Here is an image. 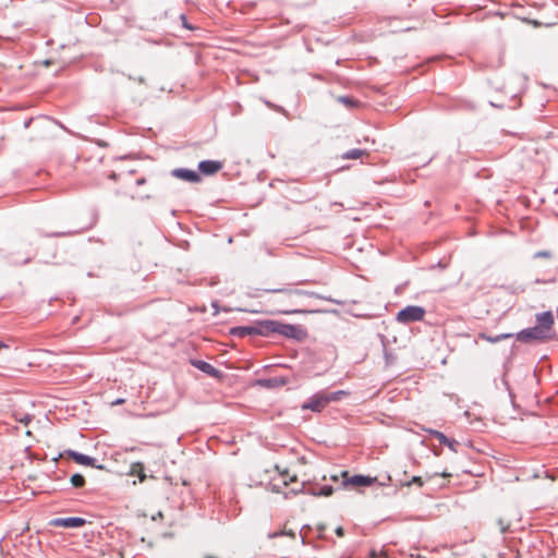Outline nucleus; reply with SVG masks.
<instances>
[{"mask_svg":"<svg viewBox=\"0 0 558 558\" xmlns=\"http://www.w3.org/2000/svg\"><path fill=\"white\" fill-rule=\"evenodd\" d=\"M425 310L417 305H409L397 314V320L402 324L422 320Z\"/></svg>","mask_w":558,"mask_h":558,"instance_id":"f03ea898","label":"nucleus"},{"mask_svg":"<svg viewBox=\"0 0 558 558\" xmlns=\"http://www.w3.org/2000/svg\"><path fill=\"white\" fill-rule=\"evenodd\" d=\"M130 474L136 475L140 482H143L146 477L144 466L141 462H136L131 465Z\"/></svg>","mask_w":558,"mask_h":558,"instance_id":"ddd939ff","label":"nucleus"},{"mask_svg":"<svg viewBox=\"0 0 558 558\" xmlns=\"http://www.w3.org/2000/svg\"><path fill=\"white\" fill-rule=\"evenodd\" d=\"M69 454L74 459L75 462L83 465H95V459L75 451H70Z\"/></svg>","mask_w":558,"mask_h":558,"instance_id":"f8f14e48","label":"nucleus"},{"mask_svg":"<svg viewBox=\"0 0 558 558\" xmlns=\"http://www.w3.org/2000/svg\"><path fill=\"white\" fill-rule=\"evenodd\" d=\"M333 489L331 486H324L319 492H313V496H330Z\"/></svg>","mask_w":558,"mask_h":558,"instance_id":"6ab92c4d","label":"nucleus"},{"mask_svg":"<svg viewBox=\"0 0 558 558\" xmlns=\"http://www.w3.org/2000/svg\"><path fill=\"white\" fill-rule=\"evenodd\" d=\"M377 481L376 477L367 476V475H353L343 481V485H353V486H369Z\"/></svg>","mask_w":558,"mask_h":558,"instance_id":"39448f33","label":"nucleus"},{"mask_svg":"<svg viewBox=\"0 0 558 558\" xmlns=\"http://www.w3.org/2000/svg\"><path fill=\"white\" fill-rule=\"evenodd\" d=\"M441 476L447 477V476H450V474H449V473H447V472H442V473H441Z\"/></svg>","mask_w":558,"mask_h":558,"instance_id":"7c9ffc66","label":"nucleus"},{"mask_svg":"<svg viewBox=\"0 0 558 558\" xmlns=\"http://www.w3.org/2000/svg\"><path fill=\"white\" fill-rule=\"evenodd\" d=\"M369 556L372 558H379V557H385L386 556V551L383 549V548H379V549H372L369 551Z\"/></svg>","mask_w":558,"mask_h":558,"instance_id":"b1692460","label":"nucleus"},{"mask_svg":"<svg viewBox=\"0 0 558 558\" xmlns=\"http://www.w3.org/2000/svg\"><path fill=\"white\" fill-rule=\"evenodd\" d=\"M535 257H549L550 256V253L547 252V251H541V252H537L535 253L534 255Z\"/></svg>","mask_w":558,"mask_h":558,"instance_id":"a878e982","label":"nucleus"},{"mask_svg":"<svg viewBox=\"0 0 558 558\" xmlns=\"http://www.w3.org/2000/svg\"><path fill=\"white\" fill-rule=\"evenodd\" d=\"M7 345L2 342H0V349L5 348Z\"/></svg>","mask_w":558,"mask_h":558,"instance_id":"2f4dec72","label":"nucleus"},{"mask_svg":"<svg viewBox=\"0 0 558 558\" xmlns=\"http://www.w3.org/2000/svg\"><path fill=\"white\" fill-rule=\"evenodd\" d=\"M51 523L56 526L78 527L85 523V520L78 517H69L54 519L51 521Z\"/></svg>","mask_w":558,"mask_h":558,"instance_id":"423d86ee","label":"nucleus"},{"mask_svg":"<svg viewBox=\"0 0 558 558\" xmlns=\"http://www.w3.org/2000/svg\"><path fill=\"white\" fill-rule=\"evenodd\" d=\"M446 446H448L451 451H453V452L457 451L456 450V442L453 440L449 439V442H447Z\"/></svg>","mask_w":558,"mask_h":558,"instance_id":"bb28decb","label":"nucleus"},{"mask_svg":"<svg viewBox=\"0 0 558 558\" xmlns=\"http://www.w3.org/2000/svg\"><path fill=\"white\" fill-rule=\"evenodd\" d=\"M257 323H258L259 336L267 337V336H270L271 333H279V329L281 326L280 322L272 320V319H265V320H259Z\"/></svg>","mask_w":558,"mask_h":558,"instance_id":"20e7f679","label":"nucleus"},{"mask_svg":"<svg viewBox=\"0 0 558 558\" xmlns=\"http://www.w3.org/2000/svg\"><path fill=\"white\" fill-rule=\"evenodd\" d=\"M364 150L362 149H359V148H354V149H350L348 151H345L343 155H342V158L343 159H357L360 158L361 156L364 155Z\"/></svg>","mask_w":558,"mask_h":558,"instance_id":"dca6fc26","label":"nucleus"},{"mask_svg":"<svg viewBox=\"0 0 558 558\" xmlns=\"http://www.w3.org/2000/svg\"><path fill=\"white\" fill-rule=\"evenodd\" d=\"M327 403L325 396H315L310 402L302 404V409L319 412Z\"/></svg>","mask_w":558,"mask_h":558,"instance_id":"0eeeda50","label":"nucleus"},{"mask_svg":"<svg viewBox=\"0 0 558 558\" xmlns=\"http://www.w3.org/2000/svg\"><path fill=\"white\" fill-rule=\"evenodd\" d=\"M124 402V399H117L114 401L111 402L112 405H116V404H120V403H123Z\"/></svg>","mask_w":558,"mask_h":558,"instance_id":"cd10ccee","label":"nucleus"},{"mask_svg":"<svg viewBox=\"0 0 558 558\" xmlns=\"http://www.w3.org/2000/svg\"><path fill=\"white\" fill-rule=\"evenodd\" d=\"M14 417L21 422V423H24L25 425L28 424L32 420V415L26 413V414H20L17 412L14 413Z\"/></svg>","mask_w":558,"mask_h":558,"instance_id":"4be33fe9","label":"nucleus"},{"mask_svg":"<svg viewBox=\"0 0 558 558\" xmlns=\"http://www.w3.org/2000/svg\"><path fill=\"white\" fill-rule=\"evenodd\" d=\"M70 482L73 486L80 487L84 484V477L81 474H73L70 477Z\"/></svg>","mask_w":558,"mask_h":558,"instance_id":"a211bd4d","label":"nucleus"},{"mask_svg":"<svg viewBox=\"0 0 558 558\" xmlns=\"http://www.w3.org/2000/svg\"><path fill=\"white\" fill-rule=\"evenodd\" d=\"M198 369H201L202 372L213 376V377H216V378H219L221 376V373L219 369H217L216 367H214L211 364L207 363V362H204V361H196L193 363Z\"/></svg>","mask_w":558,"mask_h":558,"instance_id":"9d476101","label":"nucleus"},{"mask_svg":"<svg viewBox=\"0 0 558 558\" xmlns=\"http://www.w3.org/2000/svg\"><path fill=\"white\" fill-rule=\"evenodd\" d=\"M336 532H337V534H338V535H342V529H341V527H338V529L336 530Z\"/></svg>","mask_w":558,"mask_h":558,"instance_id":"c756f323","label":"nucleus"},{"mask_svg":"<svg viewBox=\"0 0 558 558\" xmlns=\"http://www.w3.org/2000/svg\"><path fill=\"white\" fill-rule=\"evenodd\" d=\"M231 335L233 336H245V335H259L258 331V323H256L255 326H248V327H234L230 330Z\"/></svg>","mask_w":558,"mask_h":558,"instance_id":"9b49d317","label":"nucleus"},{"mask_svg":"<svg viewBox=\"0 0 558 558\" xmlns=\"http://www.w3.org/2000/svg\"><path fill=\"white\" fill-rule=\"evenodd\" d=\"M279 335L295 339V340H303L306 338L307 333L306 330L300 326L291 325V324H283L281 323Z\"/></svg>","mask_w":558,"mask_h":558,"instance_id":"7ed1b4c3","label":"nucleus"},{"mask_svg":"<svg viewBox=\"0 0 558 558\" xmlns=\"http://www.w3.org/2000/svg\"><path fill=\"white\" fill-rule=\"evenodd\" d=\"M513 335L512 333H500V335H497L495 337H489V336H484L482 335L481 337L483 339H485L487 342H490V343H496L500 340H505V339H508V338H511Z\"/></svg>","mask_w":558,"mask_h":558,"instance_id":"f3484780","label":"nucleus"},{"mask_svg":"<svg viewBox=\"0 0 558 558\" xmlns=\"http://www.w3.org/2000/svg\"><path fill=\"white\" fill-rule=\"evenodd\" d=\"M411 484H417L418 486L423 485V481L420 476H413L410 482L405 483L404 485L410 486Z\"/></svg>","mask_w":558,"mask_h":558,"instance_id":"393cba45","label":"nucleus"},{"mask_svg":"<svg viewBox=\"0 0 558 558\" xmlns=\"http://www.w3.org/2000/svg\"><path fill=\"white\" fill-rule=\"evenodd\" d=\"M172 174L175 177V178H179L181 180H184V181H189V182H198L199 181V175L196 171L194 170H189V169H174L172 171Z\"/></svg>","mask_w":558,"mask_h":558,"instance_id":"1a4fd4ad","label":"nucleus"},{"mask_svg":"<svg viewBox=\"0 0 558 558\" xmlns=\"http://www.w3.org/2000/svg\"><path fill=\"white\" fill-rule=\"evenodd\" d=\"M429 433L434 435L441 444L446 445L447 442H449V438L441 432L433 429L429 430Z\"/></svg>","mask_w":558,"mask_h":558,"instance_id":"412c9836","label":"nucleus"},{"mask_svg":"<svg viewBox=\"0 0 558 558\" xmlns=\"http://www.w3.org/2000/svg\"><path fill=\"white\" fill-rule=\"evenodd\" d=\"M198 169L206 175H211L221 169V163L214 160H204L198 165Z\"/></svg>","mask_w":558,"mask_h":558,"instance_id":"6e6552de","label":"nucleus"},{"mask_svg":"<svg viewBox=\"0 0 558 558\" xmlns=\"http://www.w3.org/2000/svg\"><path fill=\"white\" fill-rule=\"evenodd\" d=\"M260 384H265V385H268V381H264V380H260Z\"/></svg>","mask_w":558,"mask_h":558,"instance_id":"473e14b6","label":"nucleus"},{"mask_svg":"<svg viewBox=\"0 0 558 558\" xmlns=\"http://www.w3.org/2000/svg\"><path fill=\"white\" fill-rule=\"evenodd\" d=\"M137 183L142 184V183H144V180H138Z\"/></svg>","mask_w":558,"mask_h":558,"instance_id":"f704fd0d","label":"nucleus"},{"mask_svg":"<svg viewBox=\"0 0 558 558\" xmlns=\"http://www.w3.org/2000/svg\"><path fill=\"white\" fill-rule=\"evenodd\" d=\"M554 315L546 311L535 316V326L517 332L515 339L521 342H544L555 338Z\"/></svg>","mask_w":558,"mask_h":558,"instance_id":"f257e3e1","label":"nucleus"},{"mask_svg":"<svg viewBox=\"0 0 558 558\" xmlns=\"http://www.w3.org/2000/svg\"><path fill=\"white\" fill-rule=\"evenodd\" d=\"M345 395H347V392H345V391H343V390H339V391H335V392H332V393H330V395H327V396H325V397H326L327 401H328V402H330V401H336V400H338L340 397L345 396Z\"/></svg>","mask_w":558,"mask_h":558,"instance_id":"5701e85b","label":"nucleus"},{"mask_svg":"<svg viewBox=\"0 0 558 558\" xmlns=\"http://www.w3.org/2000/svg\"><path fill=\"white\" fill-rule=\"evenodd\" d=\"M45 121H46L48 124L52 125V126H56V125H57V123H56L54 121L50 120V119H45Z\"/></svg>","mask_w":558,"mask_h":558,"instance_id":"c85d7f7f","label":"nucleus"},{"mask_svg":"<svg viewBox=\"0 0 558 558\" xmlns=\"http://www.w3.org/2000/svg\"><path fill=\"white\" fill-rule=\"evenodd\" d=\"M282 313L283 314H301V313L302 314H305V313L313 314V313H323V311H320V310H310V311H307V310H288V311H283Z\"/></svg>","mask_w":558,"mask_h":558,"instance_id":"aec40b11","label":"nucleus"},{"mask_svg":"<svg viewBox=\"0 0 558 558\" xmlns=\"http://www.w3.org/2000/svg\"><path fill=\"white\" fill-rule=\"evenodd\" d=\"M289 294L291 295H296V296H307V298H316V299H325V296L323 295H319L315 292H312V291H305V290H289L287 291ZM326 300H329L328 298H326Z\"/></svg>","mask_w":558,"mask_h":558,"instance_id":"4468645a","label":"nucleus"},{"mask_svg":"<svg viewBox=\"0 0 558 558\" xmlns=\"http://www.w3.org/2000/svg\"><path fill=\"white\" fill-rule=\"evenodd\" d=\"M331 478H332L333 481H337V478H338V477H337V475H333V476H331Z\"/></svg>","mask_w":558,"mask_h":558,"instance_id":"72a5a7b5","label":"nucleus"},{"mask_svg":"<svg viewBox=\"0 0 558 558\" xmlns=\"http://www.w3.org/2000/svg\"><path fill=\"white\" fill-rule=\"evenodd\" d=\"M69 62H70L69 59H65V58H58L57 59V58H53V57L43 60V64L45 66H48L50 64H58L60 69L63 68Z\"/></svg>","mask_w":558,"mask_h":558,"instance_id":"2eb2a0df","label":"nucleus"}]
</instances>
